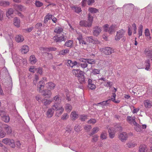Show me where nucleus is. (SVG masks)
<instances>
[{
    "mask_svg": "<svg viewBox=\"0 0 152 152\" xmlns=\"http://www.w3.org/2000/svg\"><path fill=\"white\" fill-rule=\"evenodd\" d=\"M12 58L14 64L17 66H24L27 65V60L26 58H23L21 57L18 56L17 54L13 55Z\"/></svg>",
    "mask_w": 152,
    "mask_h": 152,
    "instance_id": "f257e3e1",
    "label": "nucleus"
},
{
    "mask_svg": "<svg viewBox=\"0 0 152 152\" xmlns=\"http://www.w3.org/2000/svg\"><path fill=\"white\" fill-rule=\"evenodd\" d=\"M72 73L76 77H77L79 81L81 84L86 83L85 78L84 76V72L80 69H74L72 70Z\"/></svg>",
    "mask_w": 152,
    "mask_h": 152,
    "instance_id": "f03ea898",
    "label": "nucleus"
},
{
    "mask_svg": "<svg viewBox=\"0 0 152 152\" xmlns=\"http://www.w3.org/2000/svg\"><path fill=\"white\" fill-rule=\"evenodd\" d=\"M93 20V17L90 14H89L88 20L80 21V25L81 26L90 27L92 26Z\"/></svg>",
    "mask_w": 152,
    "mask_h": 152,
    "instance_id": "7ed1b4c3",
    "label": "nucleus"
},
{
    "mask_svg": "<svg viewBox=\"0 0 152 152\" xmlns=\"http://www.w3.org/2000/svg\"><path fill=\"white\" fill-rule=\"evenodd\" d=\"M125 33V31L122 29L118 31L115 37V40L117 41L119 40L122 38L121 40L124 42L126 40V38L124 36Z\"/></svg>",
    "mask_w": 152,
    "mask_h": 152,
    "instance_id": "20e7f679",
    "label": "nucleus"
},
{
    "mask_svg": "<svg viewBox=\"0 0 152 152\" xmlns=\"http://www.w3.org/2000/svg\"><path fill=\"white\" fill-rule=\"evenodd\" d=\"M53 110H55L57 112L56 113V115L59 116H60L63 113L64 111V108L62 106H60L59 104H54L52 106Z\"/></svg>",
    "mask_w": 152,
    "mask_h": 152,
    "instance_id": "39448f33",
    "label": "nucleus"
},
{
    "mask_svg": "<svg viewBox=\"0 0 152 152\" xmlns=\"http://www.w3.org/2000/svg\"><path fill=\"white\" fill-rule=\"evenodd\" d=\"M4 36L6 38L9 37L10 39V44H9L10 47L12 48L13 46V42L12 39L13 38V36L11 35L10 32L9 31V30L6 29L3 31Z\"/></svg>",
    "mask_w": 152,
    "mask_h": 152,
    "instance_id": "423d86ee",
    "label": "nucleus"
},
{
    "mask_svg": "<svg viewBox=\"0 0 152 152\" xmlns=\"http://www.w3.org/2000/svg\"><path fill=\"white\" fill-rule=\"evenodd\" d=\"M115 26L112 24L110 27L107 24L104 25L103 26V29L104 31L108 32L109 34H112L115 31Z\"/></svg>",
    "mask_w": 152,
    "mask_h": 152,
    "instance_id": "0eeeda50",
    "label": "nucleus"
},
{
    "mask_svg": "<svg viewBox=\"0 0 152 152\" xmlns=\"http://www.w3.org/2000/svg\"><path fill=\"white\" fill-rule=\"evenodd\" d=\"M2 142L6 145L10 146L12 148L15 147L14 141L12 139L5 138L2 140Z\"/></svg>",
    "mask_w": 152,
    "mask_h": 152,
    "instance_id": "6e6552de",
    "label": "nucleus"
},
{
    "mask_svg": "<svg viewBox=\"0 0 152 152\" xmlns=\"http://www.w3.org/2000/svg\"><path fill=\"white\" fill-rule=\"evenodd\" d=\"M66 37L64 35H56L53 37V40L56 42H61L62 41H64L66 39Z\"/></svg>",
    "mask_w": 152,
    "mask_h": 152,
    "instance_id": "1a4fd4ad",
    "label": "nucleus"
},
{
    "mask_svg": "<svg viewBox=\"0 0 152 152\" xmlns=\"http://www.w3.org/2000/svg\"><path fill=\"white\" fill-rule=\"evenodd\" d=\"M0 128L1 129L3 128H4L8 134H10L12 132V130L11 127L7 124H3L2 122L0 123Z\"/></svg>",
    "mask_w": 152,
    "mask_h": 152,
    "instance_id": "9d476101",
    "label": "nucleus"
},
{
    "mask_svg": "<svg viewBox=\"0 0 152 152\" xmlns=\"http://www.w3.org/2000/svg\"><path fill=\"white\" fill-rule=\"evenodd\" d=\"M41 93L44 97L47 98L50 97L52 94V93L51 91L48 89L43 90Z\"/></svg>",
    "mask_w": 152,
    "mask_h": 152,
    "instance_id": "9b49d317",
    "label": "nucleus"
},
{
    "mask_svg": "<svg viewBox=\"0 0 152 152\" xmlns=\"http://www.w3.org/2000/svg\"><path fill=\"white\" fill-rule=\"evenodd\" d=\"M45 83L43 80H41L38 83L37 88V90L41 93L42 91V90L44 88Z\"/></svg>",
    "mask_w": 152,
    "mask_h": 152,
    "instance_id": "f8f14e48",
    "label": "nucleus"
},
{
    "mask_svg": "<svg viewBox=\"0 0 152 152\" xmlns=\"http://www.w3.org/2000/svg\"><path fill=\"white\" fill-rule=\"evenodd\" d=\"M128 135L125 132H122L119 135V138L122 141L124 142L127 139Z\"/></svg>",
    "mask_w": 152,
    "mask_h": 152,
    "instance_id": "ddd939ff",
    "label": "nucleus"
},
{
    "mask_svg": "<svg viewBox=\"0 0 152 152\" xmlns=\"http://www.w3.org/2000/svg\"><path fill=\"white\" fill-rule=\"evenodd\" d=\"M14 10L13 9L10 8L6 12L7 17L10 19L13 17V14Z\"/></svg>",
    "mask_w": 152,
    "mask_h": 152,
    "instance_id": "4468645a",
    "label": "nucleus"
},
{
    "mask_svg": "<svg viewBox=\"0 0 152 152\" xmlns=\"http://www.w3.org/2000/svg\"><path fill=\"white\" fill-rule=\"evenodd\" d=\"M112 49L110 47H106L102 49V51L107 55L110 54L112 52Z\"/></svg>",
    "mask_w": 152,
    "mask_h": 152,
    "instance_id": "2eb2a0df",
    "label": "nucleus"
},
{
    "mask_svg": "<svg viewBox=\"0 0 152 152\" xmlns=\"http://www.w3.org/2000/svg\"><path fill=\"white\" fill-rule=\"evenodd\" d=\"M94 29L93 32V34L94 36H97L101 32L102 28L100 27L96 26L94 27Z\"/></svg>",
    "mask_w": 152,
    "mask_h": 152,
    "instance_id": "dca6fc26",
    "label": "nucleus"
},
{
    "mask_svg": "<svg viewBox=\"0 0 152 152\" xmlns=\"http://www.w3.org/2000/svg\"><path fill=\"white\" fill-rule=\"evenodd\" d=\"M54 102V104H60L61 102V99L59 95H56L54 96L52 100Z\"/></svg>",
    "mask_w": 152,
    "mask_h": 152,
    "instance_id": "f3484780",
    "label": "nucleus"
},
{
    "mask_svg": "<svg viewBox=\"0 0 152 152\" xmlns=\"http://www.w3.org/2000/svg\"><path fill=\"white\" fill-rule=\"evenodd\" d=\"M40 50L41 51H54L56 50V48L55 47H50L49 48L41 47L40 48Z\"/></svg>",
    "mask_w": 152,
    "mask_h": 152,
    "instance_id": "a211bd4d",
    "label": "nucleus"
},
{
    "mask_svg": "<svg viewBox=\"0 0 152 152\" xmlns=\"http://www.w3.org/2000/svg\"><path fill=\"white\" fill-rule=\"evenodd\" d=\"M67 66L72 67L73 66H78L79 64H78L77 62L76 61H72L70 60H69L67 61Z\"/></svg>",
    "mask_w": 152,
    "mask_h": 152,
    "instance_id": "6ab92c4d",
    "label": "nucleus"
},
{
    "mask_svg": "<svg viewBox=\"0 0 152 152\" xmlns=\"http://www.w3.org/2000/svg\"><path fill=\"white\" fill-rule=\"evenodd\" d=\"M70 7L72 10L77 13L80 12L82 11L80 7L76 5L71 6Z\"/></svg>",
    "mask_w": 152,
    "mask_h": 152,
    "instance_id": "aec40b11",
    "label": "nucleus"
},
{
    "mask_svg": "<svg viewBox=\"0 0 152 152\" xmlns=\"http://www.w3.org/2000/svg\"><path fill=\"white\" fill-rule=\"evenodd\" d=\"M144 104L145 107L147 108H150L152 107V102L148 100H145Z\"/></svg>",
    "mask_w": 152,
    "mask_h": 152,
    "instance_id": "412c9836",
    "label": "nucleus"
},
{
    "mask_svg": "<svg viewBox=\"0 0 152 152\" xmlns=\"http://www.w3.org/2000/svg\"><path fill=\"white\" fill-rule=\"evenodd\" d=\"M20 50L22 53L26 54L28 51L29 48L28 46L24 45L21 47Z\"/></svg>",
    "mask_w": 152,
    "mask_h": 152,
    "instance_id": "4be33fe9",
    "label": "nucleus"
},
{
    "mask_svg": "<svg viewBox=\"0 0 152 152\" xmlns=\"http://www.w3.org/2000/svg\"><path fill=\"white\" fill-rule=\"evenodd\" d=\"M145 53L147 58H152V50L148 49H146L145 51Z\"/></svg>",
    "mask_w": 152,
    "mask_h": 152,
    "instance_id": "5701e85b",
    "label": "nucleus"
},
{
    "mask_svg": "<svg viewBox=\"0 0 152 152\" xmlns=\"http://www.w3.org/2000/svg\"><path fill=\"white\" fill-rule=\"evenodd\" d=\"M13 22V24L16 27L18 28L20 26V20L18 18H14Z\"/></svg>",
    "mask_w": 152,
    "mask_h": 152,
    "instance_id": "b1692460",
    "label": "nucleus"
},
{
    "mask_svg": "<svg viewBox=\"0 0 152 152\" xmlns=\"http://www.w3.org/2000/svg\"><path fill=\"white\" fill-rule=\"evenodd\" d=\"M54 113L53 109L50 108L49 109L47 112V117L50 118L52 117Z\"/></svg>",
    "mask_w": 152,
    "mask_h": 152,
    "instance_id": "393cba45",
    "label": "nucleus"
},
{
    "mask_svg": "<svg viewBox=\"0 0 152 152\" xmlns=\"http://www.w3.org/2000/svg\"><path fill=\"white\" fill-rule=\"evenodd\" d=\"M15 39L17 42H20L24 40V38L21 35H18L15 37Z\"/></svg>",
    "mask_w": 152,
    "mask_h": 152,
    "instance_id": "a878e982",
    "label": "nucleus"
},
{
    "mask_svg": "<svg viewBox=\"0 0 152 152\" xmlns=\"http://www.w3.org/2000/svg\"><path fill=\"white\" fill-rule=\"evenodd\" d=\"M109 136L111 138H113L115 135V131L113 128L110 129L108 130Z\"/></svg>",
    "mask_w": 152,
    "mask_h": 152,
    "instance_id": "bb28decb",
    "label": "nucleus"
},
{
    "mask_svg": "<svg viewBox=\"0 0 152 152\" xmlns=\"http://www.w3.org/2000/svg\"><path fill=\"white\" fill-rule=\"evenodd\" d=\"M133 124L135 127L134 129L137 132H140L141 130V126L137 124L136 122H134Z\"/></svg>",
    "mask_w": 152,
    "mask_h": 152,
    "instance_id": "cd10ccee",
    "label": "nucleus"
},
{
    "mask_svg": "<svg viewBox=\"0 0 152 152\" xmlns=\"http://www.w3.org/2000/svg\"><path fill=\"white\" fill-rule=\"evenodd\" d=\"M46 86L47 88L52 90L54 89L55 86V85L53 83L50 82L47 83Z\"/></svg>",
    "mask_w": 152,
    "mask_h": 152,
    "instance_id": "c85d7f7f",
    "label": "nucleus"
},
{
    "mask_svg": "<svg viewBox=\"0 0 152 152\" xmlns=\"http://www.w3.org/2000/svg\"><path fill=\"white\" fill-rule=\"evenodd\" d=\"M135 118L134 117H132L131 116H128L127 118V121L130 124H133L134 122H136L134 121Z\"/></svg>",
    "mask_w": 152,
    "mask_h": 152,
    "instance_id": "c756f323",
    "label": "nucleus"
},
{
    "mask_svg": "<svg viewBox=\"0 0 152 152\" xmlns=\"http://www.w3.org/2000/svg\"><path fill=\"white\" fill-rule=\"evenodd\" d=\"M69 52V50L67 49L60 51L59 52L58 55L60 56L64 55Z\"/></svg>",
    "mask_w": 152,
    "mask_h": 152,
    "instance_id": "7c9ffc66",
    "label": "nucleus"
},
{
    "mask_svg": "<svg viewBox=\"0 0 152 152\" xmlns=\"http://www.w3.org/2000/svg\"><path fill=\"white\" fill-rule=\"evenodd\" d=\"M63 28L61 27H56L54 30V32L56 34H58L61 33L63 31Z\"/></svg>",
    "mask_w": 152,
    "mask_h": 152,
    "instance_id": "2f4dec72",
    "label": "nucleus"
},
{
    "mask_svg": "<svg viewBox=\"0 0 152 152\" xmlns=\"http://www.w3.org/2000/svg\"><path fill=\"white\" fill-rule=\"evenodd\" d=\"M86 40L89 42H91L93 43H97L98 42L95 41L92 36L87 37L86 38Z\"/></svg>",
    "mask_w": 152,
    "mask_h": 152,
    "instance_id": "473e14b6",
    "label": "nucleus"
},
{
    "mask_svg": "<svg viewBox=\"0 0 152 152\" xmlns=\"http://www.w3.org/2000/svg\"><path fill=\"white\" fill-rule=\"evenodd\" d=\"M147 149L146 146L145 145H141L139 148L140 152H146Z\"/></svg>",
    "mask_w": 152,
    "mask_h": 152,
    "instance_id": "72a5a7b5",
    "label": "nucleus"
},
{
    "mask_svg": "<svg viewBox=\"0 0 152 152\" xmlns=\"http://www.w3.org/2000/svg\"><path fill=\"white\" fill-rule=\"evenodd\" d=\"M29 61L32 64H35L37 61V60L34 55H31L30 57Z\"/></svg>",
    "mask_w": 152,
    "mask_h": 152,
    "instance_id": "f704fd0d",
    "label": "nucleus"
},
{
    "mask_svg": "<svg viewBox=\"0 0 152 152\" xmlns=\"http://www.w3.org/2000/svg\"><path fill=\"white\" fill-rule=\"evenodd\" d=\"M29 116L31 119L32 121V119H34L35 120V118H36L38 116H36V115L35 113L34 112H33L32 113H28Z\"/></svg>",
    "mask_w": 152,
    "mask_h": 152,
    "instance_id": "c9c22d12",
    "label": "nucleus"
},
{
    "mask_svg": "<svg viewBox=\"0 0 152 152\" xmlns=\"http://www.w3.org/2000/svg\"><path fill=\"white\" fill-rule=\"evenodd\" d=\"M110 99H109L105 101H104L102 102H100L99 103H97V104H94V105H96L97 106L99 104H101L102 105H105L106 104H108L109 103V102H110Z\"/></svg>",
    "mask_w": 152,
    "mask_h": 152,
    "instance_id": "e433bc0d",
    "label": "nucleus"
},
{
    "mask_svg": "<svg viewBox=\"0 0 152 152\" xmlns=\"http://www.w3.org/2000/svg\"><path fill=\"white\" fill-rule=\"evenodd\" d=\"M1 119L4 122L8 123L10 121V118L8 115L5 114L4 115L2 116Z\"/></svg>",
    "mask_w": 152,
    "mask_h": 152,
    "instance_id": "4c0bfd02",
    "label": "nucleus"
},
{
    "mask_svg": "<svg viewBox=\"0 0 152 152\" xmlns=\"http://www.w3.org/2000/svg\"><path fill=\"white\" fill-rule=\"evenodd\" d=\"M70 117L72 119L75 120L77 118L78 115L75 111H72L71 113Z\"/></svg>",
    "mask_w": 152,
    "mask_h": 152,
    "instance_id": "58836bf2",
    "label": "nucleus"
},
{
    "mask_svg": "<svg viewBox=\"0 0 152 152\" xmlns=\"http://www.w3.org/2000/svg\"><path fill=\"white\" fill-rule=\"evenodd\" d=\"M65 108L67 112H70L72 110V107L69 104H66L65 105Z\"/></svg>",
    "mask_w": 152,
    "mask_h": 152,
    "instance_id": "ea45409f",
    "label": "nucleus"
},
{
    "mask_svg": "<svg viewBox=\"0 0 152 152\" xmlns=\"http://www.w3.org/2000/svg\"><path fill=\"white\" fill-rule=\"evenodd\" d=\"M73 41L72 40H69L66 41L65 44V45L67 47H71L72 46Z\"/></svg>",
    "mask_w": 152,
    "mask_h": 152,
    "instance_id": "a19ab883",
    "label": "nucleus"
},
{
    "mask_svg": "<svg viewBox=\"0 0 152 152\" xmlns=\"http://www.w3.org/2000/svg\"><path fill=\"white\" fill-rule=\"evenodd\" d=\"M10 2L8 1H0V6L6 7L10 5Z\"/></svg>",
    "mask_w": 152,
    "mask_h": 152,
    "instance_id": "79ce46f5",
    "label": "nucleus"
},
{
    "mask_svg": "<svg viewBox=\"0 0 152 152\" xmlns=\"http://www.w3.org/2000/svg\"><path fill=\"white\" fill-rule=\"evenodd\" d=\"M14 7L15 10L17 11H21L23 8V7L21 5H18L15 4L14 6Z\"/></svg>",
    "mask_w": 152,
    "mask_h": 152,
    "instance_id": "37998d69",
    "label": "nucleus"
},
{
    "mask_svg": "<svg viewBox=\"0 0 152 152\" xmlns=\"http://www.w3.org/2000/svg\"><path fill=\"white\" fill-rule=\"evenodd\" d=\"M143 29V26L142 25H140L139 26L138 31V34L139 35V37L140 36H141L142 35Z\"/></svg>",
    "mask_w": 152,
    "mask_h": 152,
    "instance_id": "c03bdc74",
    "label": "nucleus"
},
{
    "mask_svg": "<svg viewBox=\"0 0 152 152\" xmlns=\"http://www.w3.org/2000/svg\"><path fill=\"white\" fill-rule=\"evenodd\" d=\"M146 67L145 69L147 70H149L150 66V60L148 59L145 62Z\"/></svg>",
    "mask_w": 152,
    "mask_h": 152,
    "instance_id": "a18cd8bd",
    "label": "nucleus"
},
{
    "mask_svg": "<svg viewBox=\"0 0 152 152\" xmlns=\"http://www.w3.org/2000/svg\"><path fill=\"white\" fill-rule=\"evenodd\" d=\"M88 11L92 13H96L98 11L97 9L93 7L89 8L88 9Z\"/></svg>",
    "mask_w": 152,
    "mask_h": 152,
    "instance_id": "49530a36",
    "label": "nucleus"
},
{
    "mask_svg": "<svg viewBox=\"0 0 152 152\" xmlns=\"http://www.w3.org/2000/svg\"><path fill=\"white\" fill-rule=\"evenodd\" d=\"M29 71L31 72L34 73L37 71V68L36 66H31L29 69Z\"/></svg>",
    "mask_w": 152,
    "mask_h": 152,
    "instance_id": "de8ad7c7",
    "label": "nucleus"
},
{
    "mask_svg": "<svg viewBox=\"0 0 152 152\" xmlns=\"http://www.w3.org/2000/svg\"><path fill=\"white\" fill-rule=\"evenodd\" d=\"M52 101V100L45 99L43 103L44 105L47 106L50 104Z\"/></svg>",
    "mask_w": 152,
    "mask_h": 152,
    "instance_id": "09e8293b",
    "label": "nucleus"
},
{
    "mask_svg": "<svg viewBox=\"0 0 152 152\" xmlns=\"http://www.w3.org/2000/svg\"><path fill=\"white\" fill-rule=\"evenodd\" d=\"M99 130V128L98 127H94L92 130V132L90 134V135L94 134L97 133Z\"/></svg>",
    "mask_w": 152,
    "mask_h": 152,
    "instance_id": "8fccbe9b",
    "label": "nucleus"
},
{
    "mask_svg": "<svg viewBox=\"0 0 152 152\" xmlns=\"http://www.w3.org/2000/svg\"><path fill=\"white\" fill-rule=\"evenodd\" d=\"M145 34L146 36H148L149 37V39H151V37L150 36V33L149 29L148 28H146L145 30Z\"/></svg>",
    "mask_w": 152,
    "mask_h": 152,
    "instance_id": "3c124183",
    "label": "nucleus"
},
{
    "mask_svg": "<svg viewBox=\"0 0 152 152\" xmlns=\"http://www.w3.org/2000/svg\"><path fill=\"white\" fill-rule=\"evenodd\" d=\"M86 63L91 64H93L96 63V61L93 59L87 58Z\"/></svg>",
    "mask_w": 152,
    "mask_h": 152,
    "instance_id": "603ef678",
    "label": "nucleus"
},
{
    "mask_svg": "<svg viewBox=\"0 0 152 152\" xmlns=\"http://www.w3.org/2000/svg\"><path fill=\"white\" fill-rule=\"evenodd\" d=\"M81 128L82 127L81 126L77 125L75 127V130L76 132H79L81 131Z\"/></svg>",
    "mask_w": 152,
    "mask_h": 152,
    "instance_id": "864d4df0",
    "label": "nucleus"
},
{
    "mask_svg": "<svg viewBox=\"0 0 152 152\" xmlns=\"http://www.w3.org/2000/svg\"><path fill=\"white\" fill-rule=\"evenodd\" d=\"M107 134L106 132H103L100 135V138L104 140L107 138Z\"/></svg>",
    "mask_w": 152,
    "mask_h": 152,
    "instance_id": "5fc2aeb1",
    "label": "nucleus"
},
{
    "mask_svg": "<svg viewBox=\"0 0 152 152\" xmlns=\"http://www.w3.org/2000/svg\"><path fill=\"white\" fill-rule=\"evenodd\" d=\"M126 145L129 148H132L134 147L137 144L135 143L129 142L127 143Z\"/></svg>",
    "mask_w": 152,
    "mask_h": 152,
    "instance_id": "6e6d98bb",
    "label": "nucleus"
},
{
    "mask_svg": "<svg viewBox=\"0 0 152 152\" xmlns=\"http://www.w3.org/2000/svg\"><path fill=\"white\" fill-rule=\"evenodd\" d=\"M52 142L57 145H59L61 143L60 140L58 138H56L55 140L53 141Z\"/></svg>",
    "mask_w": 152,
    "mask_h": 152,
    "instance_id": "4d7b16f0",
    "label": "nucleus"
},
{
    "mask_svg": "<svg viewBox=\"0 0 152 152\" xmlns=\"http://www.w3.org/2000/svg\"><path fill=\"white\" fill-rule=\"evenodd\" d=\"M92 73L95 75L99 74H100V70L99 69H94L92 71Z\"/></svg>",
    "mask_w": 152,
    "mask_h": 152,
    "instance_id": "13d9d810",
    "label": "nucleus"
},
{
    "mask_svg": "<svg viewBox=\"0 0 152 152\" xmlns=\"http://www.w3.org/2000/svg\"><path fill=\"white\" fill-rule=\"evenodd\" d=\"M69 118V115L67 113L63 114L61 116V119L63 120H66Z\"/></svg>",
    "mask_w": 152,
    "mask_h": 152,
    "instance_id": "bf43d9fd",
    "label": "nucleus"
},
{
    "mask_svg": "<svg viewBox=\"0 0 152 152\" xmlns=\"http://www.w3.org/2000/svg\"><path fill=\"white\" fill-rule=\"evenodd\" d=\"M35 4L37 7H40L42 6L43 4L39 1H37L35 2Z\"/></svg>",
    "mask_w": 152,
    "mask_h": 152,
    "instance_id": "052dcab7",
    "label": "nucleus"
},
{
    "mask_svg": "<svg viewBox=\"0 0 152 152\" xmlns=\"http://www.w3.org/2000/svg\"><path fill=\"white\" fill-rule=\"evenodd\" d=\"M88 87L90 89L93 90L95 89L96 86L95 84L92 83L88 85Z\"/></svg>",
    "mask_w": 152,
    "mask_h": 152,
    "instance_id": "680f3d73",
    "label": "nucleus"
},
{
    "mask_svg": "<svg viewBox=\"0 0 152 152\" xmlns=\"http://www.w3.org/2000/svg\"><path fill=\"white\" fill-rule=\"evenodd\" d=\"M6 133L0 128V138H3L5 137Z\"/></svg>",
    "mask_w": 152,
    "mask_h": 152,
    "instance_id": "e2e57ef3",
    "label": "nucleus"
},
{
    "mask_svg": "<svg viewBox=\"0 0 152 152\" xmlns=\"http://www.w3.org/2000/svg\"><path fill=\"white\" fill-rule=\"evenodd\" d=\"M77 32V34H78L77 35L78 36L77 39L79 40V42H80V40H82L83 39V38L82 35L80 33Z\"/></svg>",
    "mask_w": 152,
    "mask_h": 152,
    "instance_id": "0e129e2a",
    "label": "nucleus"
},
{
    "mask_svg": "<svg viewBox=\"0 0 152 152\" xmlns=\"http://www.w3.org/2000/svg\"><path fill=\"white\" fill-rule=\"evenodd\" d=\"M40 75H42V69L41 67H39L37 68V70L36 71Z\"/></svg>",
    "mask_w": 152,
    "mask_h": 152,
    "instance_id": "69168bd1",
    "label": "nucleus"
},
{
    "mask_svg": "<svg viewBox=\"0 0 152 152\" xmlns=\"http://www.w3.org/2000/svg\"><path fill=\"white\" fill-rule=\"evenodd\" d=\"M96 121L95 119H90L88 121V123L89 124H94L96 123Z\"/></svg>",
    "mask_w": 152,
    "mask_h": 152,
    "instance_id": "338daca9",
    "label": "nucleus"
},
{
    "mask_svg": "<svg viewBox=\"0 0 152 152\" xmlns=\"http://www.w3.org/2000/svg\"><path fill=\"white\" fill-rule=\"evenodd\" d=\"M98 137L99 136L97 135H95L94 136L92 139V142H96L98 140Z\"/></svg>",
    "mask_w": 152,
    "mask_h": 152,
    "instance_id": "774afa93",
    "label": "nucleus"
}]
</instances>
